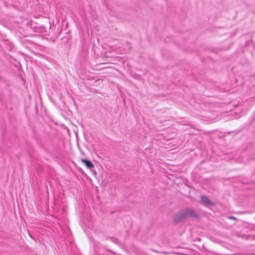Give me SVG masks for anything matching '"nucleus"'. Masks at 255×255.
<instances>
[{
	"mask_svg": "<svg viewBox=\"0 0 255 255\" xmlns=\"http://www.w3.org/2000/svg\"><path fill=\"white\" fill-rule=\"evenodd\" d=\"M107 251L110 253H113L112 251H111V250H109V249H107Z\"/></svg>",
	"mask_w": 255,
	"mask_h": 255,
	"instance_id": "nucleus-7",
	"label": "nucleus"
},
{
	"mask_svg": "<svg viewBox=\"0 0 255 255\" xmlns=\"http://www.w3.org/2000/svg\"><path fill=\"white\" fill-rule=\"evenodd\" d=\"M81 161L82 163H84L85 166L88 168H92L94 167V165L92 162L87 159L82 158Z\"/></svg>",
	"mask_w": 255,
	"mask_h": 255,
	"instance_id": "nucleus-4",
	"label": "nucleus"
},
{
	"mask_svg": "<svg viewBox=\"0 0 255 255\" xmlns=\"http://www.w3.org/2000/svg\"><path fill=\"white\" fill-rule=\"evenodd\" d=\"M230 218H231V219H236V218H235V217H232V216H230Z\"/></svg>",
	"mask_w": 255,
	"mask_h": 255,
	"instance_id": "nucleus-6",
	"label": "nucleus"
},
{
	"mask_svg": "<svg viewBox=\"0 0 255 255\" xmlns=\"http://www.w3.org/2000/svg\"><path fill=\"white\" fill-rule=\"evenodd\" d=\"M27 26L37 32H42L43 31H46L45 30V27L43 25L37 23L33 20H30L27 23Z\"/></svg>",
	"mask_w": 255,
	"mask_h": 255,
	"instance_id": "nucleus-2",
	"label": "nucleus"
},
{
	"mask_svg": "<svg viewBox=\"0 0 255 255\" xmlns=\"http://www.w3.org/2000/svg\"><path fill=\"white\" fill-rule=\"evenodd\" d=\"M188 218L199 219V215L191 208H185L177 212L173 216V221L174 224H178Z\"/></svg>",
	"mask_w": 255,
	"mask_h": 255,
	"instance_id": "nucleus-1",
	"label": "nucleus"
},
{
	"mask_svg": "<svg viewBox=\"0 0 255 255\" xmlns=\"http://www.w3.org/2000/svg\"><path fill=\"white\" fill-rule=\"evenodd\" d=\"M201 203L206 207L215 206V203L211 200L206 196H202L201 197Z\"/></svg>",
	"mask_w": 255,
	"mask_h": 255,
	"instance_id": "nucleus-3",
	"label": "nucleus"
},
{
	"mask_svg": "<svg viewBox=\"0 0 255 255\" xmlns=\"http://www.w3.org/2000/svg\"><path fill=\"white\" fill-rule=\"evenodd\" d=\"M106 240H110L112 241L113 243H115L116 244L120 246L121 245V242L119 241L118 239L115 237H107L106 238Z\"/></svg>",
	"mask_w": 255,
	"mask_h": 255,
	"instance_id": "nucleus-5",
	"label": "nucleus"
}]
</instances>
